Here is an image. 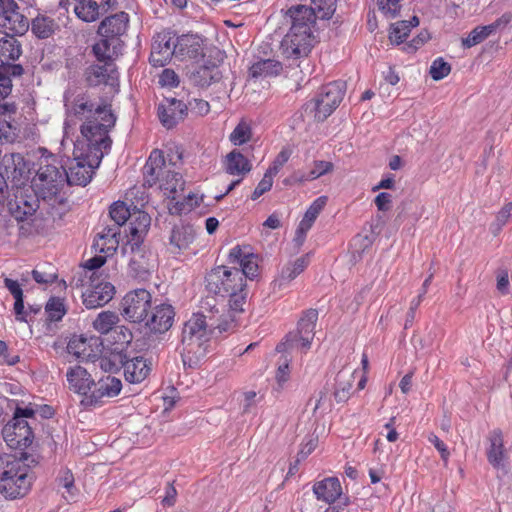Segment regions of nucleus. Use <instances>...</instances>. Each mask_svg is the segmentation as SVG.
Here are the masks:
<instances>
[{"label": "nucleus", "mask_w": 512, "mask_h": 512, "mask_svg": "<svg viewBox=\"0 0 512 512\" xmlns=\"http://www.w3.org/2000/svg\"><path fill=\"white\" fill-rule=\"evenodd\" d=\"M317 319L318 311L316 309L311 308L304 311L298 321L297 331L295 333H289L286 336L285 342L277 345V351H283L286 346L289 348L296 347L303 351L310 349L314 338V328Z\"/></svg>", "instance_id": "obj_6"}, {"label": "nucleus", "mask_w": 512, "mask_h": 512, "mask_svg": "<svg viewBox=\"0 0 512 512\" xmlns=\"http://www.w3.org/2000/svg\"><path fill=\"white\" fill-rule=\"evenodd\" d=\"M70 388L79 394H86L94 385V380L87 370L81 366L71 368L67 372Z\"/></svg>", "instance_id": "obj_32"}, {"label": "nucleus", "mask_w": 512, "mask_h": 512, "mask_svg": "<svg viewBox=\"0 0 512 512\" xmlns=\"http://www.w3.org/2000/svg\"><path fill=\"white\" fill-rule=\"evenodd\" d=\"M152 296L146 289H135L128 292L121 301L123 317L133 323H141L151 310Z\"/></svg>", "instance_id": "obj_8"}, {"label": "nucleus", "mask_w": 512, "mask_h": 512, "mask_svg": "<svg viewBox=\"0 0 512 512\" xmlns=\"http://www.w3.org/2000/svg\"><path fill=\"white\" fill-rule=\"evenodd\" d=\"M37 171L40 189L47 196H55L67 185V170L63 166L45 160Z\"/></svg>", "instance_id": "obj_11"}, {"label": "nucleus", "mask_w": 512, "mask_h": 512, "mask_svg": "<svg viewBox=\"0 0 512 512\" xmlns=\"http://www.w3.org/2000/svg\"><path fill=\"white\" fill-rule=\"evenodd\" d=\"M103 65H91L86 69V80L91 86H98L106 84L110 79H113L115 73V66L112 62H103Z\"/></svg>", "instance_id": "obj_33"}, {"label": "nucleus", "mask_w": 512, "mask_h": 512, "mask_svg": "<svg viewBox=\"0 0 512 512\" xmlns=\"http://www.w3.org/2000/svg\"><path fill=\"white\" fill-rule=\"evenodd\" d=\"M122 46L121 40H111L107 37L93 45V53L100 62H112L118 56Z\"/></svg>", "instance_id": "obj_34"}, {"label": "nucleus", "mask_w": 512, "mask_h": 512, "mask_svg": "<svg viewBox=\"0 0 512 512\" xmlns=\"http://www.w3.org/2000/svg\"><path fill=\"white\" fill-rule=\"evenodd\" d=\"M313 492L318 500L332 504L341 496L342 487L338 478L330 477L315 483Z\"/></svg>", "instance_id": "obj_27"}, {"label": "nucleus", "mask_w": 512, "mask_h": 512, "mask_svg": "<svg viewBox=\"0 0 512 512\" xmlns=\"http://www.w3.org/2000/svg\"><path fill=\"white\" fill-rule=\"evenodd\" d=\"M345 82L335 81L322 87L315 100V118L324 121L338 107L345 93Z\"/></svg>", "instance_id": "obj_10"}, {"label": "nucleus", "mask_w": 512, "mask_h": 512, "mask_svg": "<svg viewBox=\"0 0 512 512\" xmlns=\"http://www.w3.org/2000/svg\"><path fill=\"white\" fill-rule=\"evenodd\" d=\"M205 289L209 294L229 298L228 305L234 312H242L246 302V283L239 268L221 265L212 268L205 276Z\"/></svg>", "instance_id": "obj_3"}, {"label": "nucleus", "mask_w": 512, "mask_h": 512, "mask_svg": "<svg viewBox=\"0 0 512 512\" xmlns=\"http://www.w3.org/2000/svg\"><path fill=\"white\" fill-rule=\"evenodd\" d=\"M58 25L46 16L36 17L31 24V31L40 39H46L54 34Z\"/></svg>", "instance_id": "obj_41"}, {"label": "nucleus", "mask_w": 512, "mask_h": 512, "mask_svg": "<svg viewBox=\"0 0 512 512\" xmlns=\"http://www.w3.org/2000/svg\"><path fill=\"white\" fill-rule=\"evenodd\" d=\"M129 22L128 14L119 12L103 19L98 27V34L111 40H120L126 32Z\"/></svg>", "instance_id": "obj_22"}, {"label": "nucleus", "mask_w": 512, "mask_h": 512, "mask_svg": "<svg viewBox=\"0 0 512 512\" xmlns=\"http://www.w3.org/2000/svg\"><path fill=\"white\" fill-rule=\"evenodd\" d=\"M327 200L328 198L326 196L318 197L305 212L304 217L300 221L296 231V239L300 244L304 241L306 233L312 227L320 212L324 209Z\"/></svg>", "instance_id": "obj_28"}, {"label": "nucleus", "mask_w": 512, "mask_h": 512, "mask_svg": "<svg viewBox=\"0 0 512 512\" xmlns=\"http://www.w3.org/2000/svg\"><path fill=\"white\" fill-rule=\"evenodd\" d=\"M160 188L165 196L171 200H176L184 190V180L179 173L167 170L165 176L161 178Z\"/></svg>", "instance_id": "obj_35"}, {"label": "nucleus", "mask_w": 512, "mask_h": 512, "mask_svg": "<svg viewBox=\"0 0 512 512\" xmlns=\"http://www.w3.org/2000/svg\"><path fill=\"white\" fill-rule=\"evenodd\" d=\"M307 265L308 256L297 258L293 263L286 265L281 271V275L278 280L279 286H281L283 282H289L295 279L305 270Z\"/></svg>", "instance_id": "obj_43"}, {"label": "nucleus", "mask_w": 512, "mask_h": 512, "mask_svg": "<svg viewBox=\"0 0 512 512\" xmlns=\"http://www.w3.org/2000/svg\"><path fill=\"white\" fill-rule=\"evenodd\" d=\"M18 9L14 0H0V30L7 36L23 35L29 28L28 19Z\"/></svg>", "instance_id": "obj_12"}, {"label": "nucleus", "mask_w": 512, "mask_h": 512, "mask_svg": "<svg viewBox=\"0 0 512 512\" xmlns=\"http://www.w3.org/2000/svg\"><path fill=\"white\" fill-rule=\"evenodd\" d=\"M38 463L35 456L26 452L0 456V493L6 499L24 497L34 479L31 468Z\"/></svg>", "instance_id": "obj_2"}, {"label": "nucleus", "mask_w": 512, "mask_h": 512, "mask_svg": "<svg viewBox=\"0 0 512 512\" xmlns=\"http://www.w3.org/2000/svg\"><path fill=\"white\" fill-rule=\"evenodd\" d=\"M188 105L176 98H165L158 107L160 122L167 129L176 126L186 116Z\"/></svg>", "instance_id": "obj_19"}, {"label": "nucleus", "mask_w": 512, "mask_h": 512, "mask_svg": "<svg viewBox=\"0 0 512 512\" xmlns=\"http://www.w3.org/2000/svg\"><path fill=\"white\" fill-rule=\"evenodd\" d=\"M490 449L488 451V460L495 466H500L504 453H503V439L500 430H494L490 435Z\"/></svg>", "instance_id": "obj_42"}, {"label": "nucleus", "mask_w": 512, "mask_h": 512, "mask_svg": "<svg viewBox=\"0 0 512 512\" xmlns=\"http://www.w3.org/2000/svg\"><path fill=\"white\" fill-rule=\"evenodd\" d=\"M103 152L89 150L76 156L67 171V186H86L92 179L94 171L100 165Z\"/></svg>", "instance_id": "obj_7"}, {"label": "nucleus", "mask_w": 512, "mask_h": 512, "mask_svg": "<svg viewBox=\"0 0 512 512\" xmlns=\"http://www.w3.org/2000/svg\"><path fill=\"white\" fill-rule=\"evenodd\" d=\"M493 32V26H477L469 33V35L466 38L462 39V45L465 48H471L483 42Z\"/></svg>", "instance_id": "obj_46"}, {"label": "nucleus", "mask_w": 512, "mask_h": 512, "mask_svg": "<svg viewBox=\"0 0 512 512\" xmlns=\"http://www.w3.org/2000/svg\"><path fill=\"white\" fill-rule=\"evenodd\" d=\"M161 86L176 87L179 84V77L172 69H164L159 76Z\"/></svg>", "instance_id": "obj_61"}, {"label": "nucleus", "mask_w": 512, "mask_h": 512, "mask_svg": "<svg viewBox=\"0 0 512 512\" xmlns=\"http://www.w3.org/2000/svg\"><path fill=\"white\" fill-rule=\"evenodd\" d=\"M292 155V149L284 147L274 159L272 165L267 169L272 175H276L280 168L289 160Z\"/></svg>", "instance_id": "obj_59"}, {"label": "nucleus", "mask_w": 512, "mask_h": 512, "mask_svg": "<svg viewBox=\"0 0 512 512\" xmlns=\"http://www.w3.org/2000/svg\"><path fill=\"white\" fill-rule=\"evenodd\" d=\"M67 349L70 354H73L77 358L85 359L89 358L91 355L90 352L88 351L87 340L82 336L73 337L69 341Z\"/></svg>", "instance_id": "obj_52"}, {"label": "nucleus", "mask_w": 512, "mask_h": 512, "mask_svg": "<svg viewBox=\"0 0 512 512\" xmlns=\"http://www.w3.org/2000/svg\"><path fill=\"white\" fill-rule=\"evenodd\" d=\"M188 107L191 111L196 112L199 115H206L210 111V105L203 99H192L188 102Z\"/></svg>", "instance_id": "obj_63"}, {"label": "nucleus", "mask_w": 512, "mask_h": 512, "mask_svg": "<svg viewBox=\"0 0 512 512\" xmlns=\"http://www.w3.org/2000/svg\"><path fill=\"white\" fill-rule=\"evenodd\" d=\"M174 317L175 312L170 304L156 305L150 317L144 320L145 326L151 333L163 334L172 327Z\"/></svg>", "instance_id": "obj_18"}, {"label": "nucleus", "mask_w": 512, "mask_h": 512, "mask_svg": "<svg viewBox=\"0 0 512 512\" xmlns=\"http://www.w3.org/2000/svg\"><path fill=\"white\" fill-rule=\"evenodd\" d=\"M429 441L434 445V447L438 450V452L440 453L441 455V458L443 460V462L445 463V465L447 464L448 462V458H449V451L446 447V445L443 443V441H441L438 436L434 435V434H431L429 436Z\"/></svg>", "instance_id": "obj_64"}, {"label": "nucleus", "mask_w": 512, "mask_h": 512, "mask_svg": "<svg viewBox=\"0 0 512 512\" xmlns=\"http://www.w3.org/2000/svg\"><path fill=\"white\" fill-rule=\"evenodd\" d=\"M104 398H106V396L103 394V392L96 385V388L90 394H87V393L84 394V397L81 400V404L85 408L100 407L105 402Z\"/></svg>", "instance_id": "obj_57"}, {"label": "nucleus", "mask_w": 512, "mask_h": 512, "mask_svg": "<svg viewBox=\"0 0 512 512\" xmlns=\"http://www.w3.org/2000/svg\"><path fill=\"white\" fill-rule=\"evenodd\" d=\"M119 227L117 224L114 226H107L103 229L101 233H99V240L94 244L95 247H99V251L106 253L107 255L113 254L119 241L117 236L120 233Z\"/></svg>", "instance_id": "obj_36"}, {"label": "nucleus", "mask_w": 512, "mask_h": 512, "mask_svg": "<svg viewBox=\"0 0 512 512\" xmlns=\"http://www.w3.org/2000/svg\"><path fill=\"white\" fill-rule=\"evenodd\" d=\"M212 325L206 322V317L202 314H194L184 323L182 337L190 341L191 337H206V334H212Z\"/></svg>", "instance_id": "obj_31"}, {"label": "nucleus", "mask_w": 512, "mask_h": 512, "mask_svg": "<svg viewBox=\"0 0 512 512\" xmlns=\"http://www.w3.org/2000/svg\"><path fill=\"white\" fill-rule=\"evenodd\" d=\"M225 169L231 175H239L249 172L251 166L240 152L233 150L226 156Z\"/></svg>", "instance_id": "obj_39"}, {"label": "nucleus", "mask_w": 512, "mask_h": 512, "mask_svg": "<svg viewBox=\"0 0 512 512\" xmlns=\"http://www.w3.org/2000/svg\"><path fill=\"white\" fill-rule=\"evenodd\" d=\"M286 15L290 17L293 31H312L311 28L316 22V12L307 5L291 6Z\"/></svg>", "instance_id": "obj_24"}, {"label": "nucleus", "mask_w": 512, "mask_h": 512, "mask_svg": "<svg viewBox=\"0 0 512 512\" xmlns=\"http://www.w3.org/2000/svg\"><path fill=\"white\" fill-rule=\"evenodd\" d=\"M173 56L176 57L175 34L171 31L158 33L153 40L150 63L155 67H163Z\"/></svg>", "instance_id": "obj_14"}, {"label": "nucleus", "mask_w": 512, "mask_h": 512, "mask_svg": "<svg viewBox=\"0 0 512 512\" xmlns=\"http://www.w3.org/2000/svg\"><path fill=\"white\" fill-rule=\"evenodd\" d=\"M312 9L316 12V18L329 19L336 10L337 0H312Z\"/></svg>", "instance_id": "obj_50"}, {"label": "nucleus", "mask_w": 512, "mask_h": 512, "mask_svg": "<svg viewBox=\"0 0 512 512\" xmlns=\"http://www.w3.org/2000/svg\"><path fill=\"white\" fill-rule=\"evenodd\" d=\"M119 322V316L112 311H103L98 314L93 322V327L101 334H107Z\"/></svg>", "instance_id": "obj_45"}, {"label": "nucleus", "mask_w": 512, "mask_h": 512, "mask_svg": "<svg viewBox=\"0 0 512 512\" xmlns=\"http://www.w3.org/2000/svg\"><path fill=\"white\" fill-rule=\"evenodd\" d=\"M273 177H274V175H272L271 173L266 171L263 178L258 183L257 187L255 188V190L252 194L251 198L253 200H256L257 198L262 196L265 192H267L271 189L272 184H273Z\"/></svg>", "instance_id": "obj_60"}, {"label": "nucleus", "mask_w": 512, "mask_h": 512, "mask_svg": "<svg viewBox=\"0 0 512 512\" xmlns=\"http://www.w3.org/2000/svg\"><path fill=\"white\" fill-rule=\"evenodd\" d=\"M129 233L131 239L129 243H142L144 236L148 232L151 224V217L143 211H135L129 216Z\"/></svg>", "instance_id": "obj_30"}, {"label": "nucleus", "mask_w": 512, "mask_h": 512, "mask_svg": "<svg viewBox=\"0 0 512 512\" xmlns=\"http://www.w3.org/2000/svg\"><path fill=\"white\" fill-rule=\"evenodd\" d=\"M130 244L128 269L131 277L146 280L156 268V257L142 243Z\"/></svg>", "instance_id": "obj_9"}, {"label": "nucleus", "mask_w": 512, "mask_h": 512, "mask_svg": "<svg viewBox=\"0 0 512 512\" xmlns=\"http://www.w3.org/2000/svg\"><path fill=\"white\" fill-rule=\"evenodd\" d=\"M121 363L124 368V376L130 383L142 382L151 370L150 363L143 357H135L125 361L121 358Z\"/></svg>", "instance_id": "obj_26"}, {"label": "nucleus", "mask_w": 512, "mask_h": 512, "mask_svg": "<svg viewBox=\"0 0 512 512\" xmlns=\"http://www.w3.org/2000/svg\"><path fill=\"white\" fill-rule=\"evenodd\" d=\"M354 383V372L343 369L336 376L334 397L338 403L346 402L350 397V390Z\"/></svg>", "instance_id": "obj_37"}, {"label": "nucleus", "mask_w": 512, "mask_h": 512, "mask_svg": "<svg viewBox=\"0 0 512 512\" xmlns=\"http://www.w3.org/2000/svg\"><path fill=\"white\" fill-rule=\"evenodd\" d=\"M45 310L51 321H59L66 313L63 301L60 298L55 297L51 298L47 302Z\"/></svg>", "instance_id": "obj_55"}, {"label": "nucleus", "mask_w": 512, "mask_h": 512, "mask_svg": "<svg viewBox=\"0 0 512 512\" xmlns=\"http://www.w3.org/2000/svg\"><path fill=\"white\" fill-rule=\"evenodd\" d=\"M101 5L95 0H78L74 6V12L78 18L85 22L97 20L101 14Z\"/></svg>", "instance_id": "obj_38"}, {"label": "nucleus", "mask_w": 512, "mask_h": 512, "mask_svg": "<svg viewBox=\"0 0 512 512\" xmlns=\"http://www.w3.org/2000/svg\"><path fill=\"white\" fill-rule=\"evenodd\" d=\"M39 204V198L31 186H16L8 196L7 208L17 221H25L35 214Z\"/></svg>", "instance_id": "obj_5"}, {"label": "nucleus", "mask_w": 512, "mask_h": 512, "mask_svg": "<svg viewBox=\"0 0 512 512\" xmlns=\"http://www.w3.org/2000/svg\"><path fill=\"white\" fill-rule=\"evenodd\" d=\"M333 170V164L329 161H315L314 167L310 170L308 175H294V181L302 183L304 181L314 180L320 176L327 174Z\"/></svg>", "instance_id": "obj_47"}, {"label": "nucleus", "mask_w": 512, "mask_h": 512, "mask_svg": "<svg viewBox=\"0 0 512 512\" xmlns=\"http://www.w3.org/2000/svg\"><path fill=\"white\" fill-rule=\"evenodd\" d=\"M410 33V25L405 20L397 21L390 27L389 39L394 44H401Z\"/></svg>", "instance_id": "obj_49"}, {"label": "nucleus", "mask_w": 512, "mask_h": 512, "mask_svg": "<svg viewBox=\"0 0 512 512\" xmlns=\"http://www.w3.org/2000/svg\"><path fill=\"white\" fill-rule=\"evenodd\" d=\"M252 130L248 123L241 121L230 135V141L234 145H242L251 139Z\"/></svg>", "instance_id": "obj_51"}, {"label": "nucleus", "mask_w": 512, "mask_h": 512, "mask_svg": "<svg viewBox=\"0 0 512 512\" xmlns=\"http://www.w3.org/2000/svg\"><path fill=\"white\" fill-rule=\"evenodd\" d=\"M194 229L190 225L175 226L169 237L170 251L174 254L185 250L193 242Z\"/></svg>", "instance_id": "obj_29"}, {"label": "nucleus", "mask_w": 512, "mask_h": 512, "mask_svg": "<svg viewBox=\"0 0 512 512\" xmlns=\"http://www.w3.org/2000/svg\"><path fill=\"white\" fill-rule=\"evenodd\" d=\"M205 57L204 41L194 34H184L176 37V58L183 60H199Z\"/></svg>", "instance_id": "obj_17"}, {"label": "nucleus", "mask_w": 512, "mask_h": 512, "mask_svg": "<svg viewBox=\"0 0 512 512\" xmlns=\"http://www.w3.org/2000/svg\"><path fill=\"white\" fill-rule=\"evenodd\" d=\"M210 338L211 334H206V337H191V340L187 342L186 339L181 337L179 349L184 364L189 363L191 366L202 359L207 353Z\"/></svg>", "instance_id": "obj_20"}, {"label": "nucleus", "mask_w": 512, "mask_h": 512, "mask_svg": "<svg viewBox=\"0 0 512 512\" xmlns=\"http://www.w3.org/2000/svg\"><path fill=\"white\" fill-rule=\"evenodd\" d=\"M223 78V72L219 65L206 60L203 65L197 67L190 74L191 82L201 88H206L212 84H218Z\"/></svg>", "instance_id": "obj_21"}, {"label": "nucleus", "mask_w": 512, "mask_h": 512, "mask_svg": "<svg viewBox=\"0 0 512 512\" xmlns=\"http://www.w3.org/2000/svg\"><path fill=\"white\" fill-rule=\"evenodd\" d=\"M72 113L84 123L81 134L86 139L88 149L103 152L111 145L108 135L114 127L116 117L107 105H95L84 95L77 96L72 105Z\"/></svg>", "instance_id": "obj_1"}, {"label": "nucleus", "mask_w": 512, "mask_h": 512, "mask_svg": "<svg viewBox=\"0 0 512 512\" xmlns=\"http://www.w3.org/2000/svg\"><path fill=\"white\" fill-rule=\"evenodd\" d=\"M281 70L280 62L274 59H265L254 63L250 68V74L252 77L274 76L279 74Z\"/></svg>", "instance_id": "obj_40"}, {"label": "nucleus", "mask_w": 512, "mask_h": 512, "mask_svg": "<svg viewBox=\"0 0 512 512\" xmlns=\"http://www.w3.org/2000/svg\"><path fill=\"white\" fill-rule=\"evenodd\" d=\"M167 170L169 169L166 165L163 153L157 149L153 150L143 168L144 183L152 187L158 181H161V178L165 176Z\"/></svg>", "instance_id": "obj_23"}, {"label": "nucleus", "mask_w": 512, "mask_h": 512, "mask_svg": "<svg viewBox=\"0 0 512 512\" xmlns=\"http://www.w3.org/2000/svg\"><path fill=\"white\" fill-rule=\"evenodd\" d=\"M0 168L7 179L12 181H20L29 172L28 164L20 153L5 154Z\"/></svg>", "instance_id": "obj_25"}, {"label": "nucleus", "mask_w": 512, "mask_h": 512, "mask_svg": "<svg viewBox=\"0 0 512 512\" xmlns=\"http://www.w3.org/2000/svg\"><path fill=\"white\" fill-rule=\"evenodd\" d=\"M314 43L315 37L312 31H293L290 29L281 42L282 54L287 59L306 57Z\"/></svg>", "instance_id": "obj_13"}, {"label": "nucleus", "mask_w": 512, "mask_h": 512, "mask_svg": "<svg viewBox=\"0 0 512 512\" xmlns=\"http://www.w3.org/2000/svg\"><path fill=\"white\" fill-rule=\"evenodd\" d=\"M392 195L387 192H381L379 193L375 199L374 203L379 211L387 212L392 207Z\"/></svg>", "instance_id": "obj_62"}, {"label": "nucleus", "mask_w": 512, "mask_h": 512, "mask_svg": "<svg viewBox=\"0 0 512 512\" xmlns=\"http://www.w3.org/2000/svg\"><path fill=\"white\" fill-rule=\"evenodd\" d=\"M109 214L115 224L122 226L129 219L131 213L125 203L115 202L111 205Z\"/></svg>", "instance_id": "obj_53"}, {"label": "nucleus", "mask_w": 512, "mask_h": 512, "mask_svg": "<svg viewBox=\"0 0 512 512\" xmlns=\"http://www.w3.org/2000/svg\"><path fill=\"white\" fill-rule=\"evenodd\" d=\"M14 104H1L0 103V116L5 115L7 112H15ZM15 129L12 127L9 121L0 118V143L12 142L15 139Z\"/></svg>", "instance_id": "obj_44"}, {"label": "nucleus", "mask_w": 512, "mask_h": 512, "mask_svg": "<svg viewBox=\"0 0 512 512\" xmlns=\"http://www.w3.org/2000/svg\"><path fill=\"white\" fill-rule=\"evenodd\" d=\"M451 72V65L446 62L442 57L435 59L430 67L429 74L435 81L441 80L449 75Z\"/></svg>", "instance_id": "obj_54"}, {"label": "nucleus", "mask_w": 512, "mask_h": 512, "mask_svg": "<svg viewBox=\"0 0 512 512\" xmlns=\"http://www.w3.org/2000/svg\"><path fill=\"white\" fill-rule=\"evenodd\" d=\"M401 0H377L379 10L388 18H395L400 11Z\"/></svg>", "instance_id": "obj_58"}, {"label": "nucleus", "mask_w": 512, "mask_h": 512, "mask_svg": "<svg viewBox=\"0 0 512 512\" xmlns=\"http://www.w3.org/2000/svg\"><path fill=\"white\" fill-rule=\"evenodd\" d=\"M95 273L90 276L91 288L83 294V304L87 309H95L107 304L115 293L114 286L109 282L96 283Z\"/></svg>", "instance_id": "obj_16"}, {"label": "nucleus", "mask_w": 512, "mask_h": 512, "mask_svg": "<svg viewBox=\"0 0 512 512\" xmlns=\"http://www.w3.org/2000/svg\"><path fill=\"white\" fill-rule=\"evenodd\" d=\"M241 269L240 272L243 273V280L246 281L247 278L253 279L257 276L258 272V264L255 260V256L253 254L246 255L240 264Z\"/></svg>", "instance_id": "obj_56"}, {"label": "nucleus", "mask_w": 512, "mask_h": 512, "mask_svg": "<svg viewBox=\"0 0 512 512\" xmlns=\"http://www.w3.org/2000/svg\"><path fill=\"white\" fill-rule=\"evenodd\" d=\"M3 439L12 449L27 448L33 440V432L28 422L11 420L2 430Z\"/></svg>", "instance_id": "obj_15"}, {"label": "nucleus", "mask_w": 512, "mask_h": 512, "mask_svg": "<svg viewBox=\"0 0 512 512\" xmlns=\"http://www.w3.org/2000/svg\"><path fill=\"white\" fill-rule=\"evenodd\" d=\"M22 55L20 42L13 36L0 39V99L6 98L12 91L14 77L24 73L23 66L13 63Z\"/></svg>", "instance_id": "obj_4"}, {"label": "nucleus", "mask_w": 512, "mask_h": 512, "mask_svg": "<svg viewBox=\"0 0 512 512\" xmlns=\"http://www.w3.org/2000/svg\"><path fill=\"white\" fill-rule=\"evenodd\" d=\"M97 386L106 396V398L117 396L122 389L121 380L113 376L102 378L98 381Z\"/></svg>", "instance_id": "obj_48"}]
</instances>
